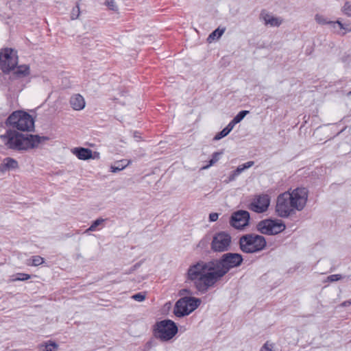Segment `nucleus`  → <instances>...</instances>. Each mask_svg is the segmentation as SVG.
Listing matches in <instances>:
<instances>
[{"label": "nucleus", "instance_id": "nucleus-27", "mask_svg": "<svg viewBox=\"0 0 351 351\" xmlns=\"http://www.w3.org/2000/svg\"><path fill=\"white\" fill-rule=\"evenodd\" d=\"M31 260V265L33 266H38L44 263V258L40 256H33Z\"/></svg>", "mask_w": 351, "mask_h": 351}, {"label": "nucleus", "instance_id": "nucleus-11", "mask_svg": "<svg viewBox=\"0 0 351 351\" xmlns=\"http://www.w3.org/2000/svg\"><path fill=\"white\" fill-rule=\"evenodd\" d=\"M250 213L246 210H238L232 214L230 224L237 229H241L248 225Z\"/></svg>", "mask_w": 351, "mask_h": 351}, {"label": "nucleus", "instance_id": "nucleus-8", "mask_svg": "<svg viewBox=\"0 0 351 351\" xmlns=\"http://www.w3.org/2000/svg\"><path fill=\"white\" fill-rule=\"evenodd\" d=\"M18 64L16 51L10 48H5L0 51V67L4 73L15 69Z\"/></svg>", "mask_w": 351, "mask_h": 351}, {"label": "nucleus", "instance_id": "nucleus-39", "mask_svg": "<svg viewBox=\"0 0 351 351\" xmlns=\"http://www.w3.org/2000/svg\"><path fill=\"white\" fill-rule=\"evenodd\" d=\"M218 214L216 213H213L209 215V219L210 221H216L218 219Z\"/></svg>", "mask_w": 351, "mask_h": 351}, {"label": "nucleus", "instance_id": "nucleus-35", "mask_svg": "<svg viewBox=\"0 0 351 351\" xmlns=\"http://www.w3.org/2000/svg\"><path fill=\"white\" fill-rule=\"evenodd\" d=\"M273 344L267 341L262 347L261 351H275L273 350Z\"/></svg>", "mask_w": 351, "mask_h": 351}, {"label": "nucleus", "instance_id": "nucleus-4", "mask_svg": "<svg viewBox=\"0 0 351 351\" xmlns=\"http://www.w3.org/2000/svg\"><path fill=\"white\" fill-rule=\"evenodd\" d=\"M217 282L233 267L239 266L243 262L242 256L237 253L224 254L218 261H213Z\"/></svg>", "mask_w": 351, "mask_h": 351}, {"label": "nucleus", "instance_id": "nucleus-5", "mask_svg": "<svg viewBox=\"0 0 351 351\" xmlns=\"http://www.w3.org/2000/svg\"><path fill=\"white\" fill-rule=\"evenodd\" d=\"M179 295L182 296L177 301V317H183L194 311L201 304L199 298L192 297V293L186 289H181Z\"/></svg>", "mask_w": 351, "mask_h": 351}, {"label": "nucleus", "instance_id": "nucleus-38", "mask_svg": "<svg viewBox=\"0 0 351 351\" xmlns=\"http://www.w3.org/2000/svg\"><path fill=\"white\" fill-rule=\"evenodd\" d=\"M236 124L237 123L234 122V120L232 119L226 127V129L230 132Z\"/></svg>", "mask_w": 351, "mask_h": 351}, {"label": "nucleus", "instance_id": "nucleus-17", "mask_svg": "<svg viewBox=\"0 0 351 351\" xmlns=\"http://www.w3.org/2000/svg\"><path fill=\"white\" fill-rule=\"evenodd\" d=\"M13 70L14 74L18 77H25L29 74V67L25 64L19 66Z\"/></svg>", "mask_w": 351, "mask_h": 351}, {"label": "nucleus", "instance_id": "nucleus-34", "mask_svg": "<svg viewBox=\"0 0 351 351\" xmlns=\"http://www.w3.org/2000/svg\"><path fill=\"white\" fill-rule=\"evenodd\" d=\"M132 298L136 301L142 302L145 299V295L142 293H138L132 295Z\"/></svg>", "mask_w": 351, "mask_h": 351}, {"label": "nucleus", "instance_id": "nucleus-33", "mask_svg": "<svg viewBox=\"0 0 351 351\" xmlns=\"http://www.w3.org/2000/svg\"><path fill=\"white\" fill-rule=\"evenodd\" d=\"M105 5L109 8L111 10H117V7L115 4V2L114 0H106L105 2Z\"/></svg>", "mask_w": 351, "mask_h": 351}, {"label": "nucleus", "instance_id": "nucleus-28", "mask_svg": "<svg viewBox=\"0 0 351 351\" xmlns=\"http://www.w3.org/2000/svg\"><path fill=\"white\" fill-rule=\"evenodd\" d=\"M331 27L334 29L335 32L338 34H341V32L338 30H337V27H343V23L339 21H330V23L329 24Z\"/></svg>", "mask_w": 351, "mask_h": 351}, {"label": "nucleus", "instance_id": "nucleus-31", "mask_svg": "<svg viewBox=\"0 0 351 351\" xmlns=\"http://www.w3.org/2000/svg\"><path fill=\"white\" fill-rule=\"evenodd\" d=\"M230 133L229 131H228L226 128H223L220 132L217 133L215 137H214V140L215 141H219L220 140L221 138L226 136L228 134Z\"/></svg>", "mask_w": 351, "mask_h": 351}, {"label": "nucleus", "instance_id": "nucleus-10", "mask_svg": "<svg viewBox=\"0 0 351 351\" xmlns=\"http://www.w3.org/2000/svg\"><path fill=\"white\" fill-rule=\"evenodd\" d=\"M231 243L230 236L224 232L217 233L213 239L212 249L215 252H223L228 250Z\"/></svg>", "mask_w": 351, "mask_h": 351}, {"label": "nucleus", "instance_id": "nucleus-3", "mask_svg": "<svg viewBox=\"0 0 351 351\" xmlns=\"http://www.w3.org/2000/svg\"><path fill=\"white\" fill-rule=\"evenodd\" d=\"M214 266L212 261H200L191 265L188 269V279L194 281L195 288L202 293H206L217 282Z\"/></svg>", "mask_w": 351, "mask_h": 351}, {"label": "nucleus", "instance_id": "nucleus-46", "mask_svg": "<svg viewBox=\"0 0 351 351\" xmlns=\"http://www.w3.org/2000/svg\"><path fill=\"white\" fill-rule=\"evenodd\" d=\"M350 93H351V91H350Z\"/></svg>", "mask_w": 351, "mask_h": 351}, {"label": "nucleus", "instance_id": "nucleus-29", "mask_svg": "<svg viewBox=\"0 0 351 351\" xmlns=\"http://www.w3.org/2000/svg\"><path fill=\"white\" fill-rule=\"evenodd\" d=\"M80 6H79V4L77 3L76 6L72 9V11L71 13V19L72 20L77 19L80 16Z\"/></svg>", "mask_w": 351, "mask_h": 351}, {"label": "nucleus", "instance_id": "nucleus-43", "mask_svg": "<svg viewBox=\"0 0 351 351\" xmlns=\"http://www.w3.org/2000/svg\"><path fill=\"white\" fill-rule=\"evenodd\" d=\"M170 305H171V303L169 302V303L165 304V306H167V308H169Z\"/></svg>", "mask_w": 351, "mask_h": 351}, {"label": "nucleus", "instance_id": "nucleus-19", "mask_svg": "<svg viewBox=\"0 0 351 351\" xmlns=\"http://www.w3.org/2000/svg\"><path fill=\"white\" fill-rule=\"evenodd\" d=\"M107 220L106 219H103V218H98L96 220H95L94 221H93L92 224L90 225V226L86 230L85 232H93V231H95L97 230V228L99 226H101L104 227V222Z\"/></svg>", "mask_w": 351, "mask_h": 351}, {"label": "nucleus", "instance_id": "nucleus-30", "mask_svg": "<svg viewBox=\"0 0 351 351\" xmlns=\"http://www.w3.org/2000/svg\"><path fill=\"white\" fill-rule=\"evenodd\" d=\"M343 278V276L341 274H332L327 277L325 282H336Z\"/></svg>", "mask_w": 351, "mask_h": 351}, {"label": "nucleus", "instance_id": "nucleus-18", "mask_svg": "<svg viewBox=\"0 0 351 351\" xmlns=\"http://www.w3.org/2000/svg\"><path fill=\"white\" fill-rule=\"evenodd\" d=\"M130 161H127L125 160H120L114 164V165H112L110 169L111 171L113 173H116L124 169L129 164Z\"/></svg>", "mask_w": 351, "mask_h": 351}, {"label": "nucleus", "instance_id": "nucleus-7", "mask_svg": "<svg viewBox=\"0 0 351 351\" xmlns=\"http://www.w3.org/2000/svg\"><path fill=\"white\" fill-rule=\"evenodd\" d=\"M154 335L162 341L170 340L176 335V323L170 319L156 322L154 326Z\"/></svg>", "mask_w": 351, "mask_h": 351}, {"label": "nucleus", "instance_id": "nucleus-26", "mask_svg": "<svg viewBox=\"0 0 351 351\" xmlns=\"http://www.w3.org/2000/svg\"><path fill=\"white\" fill-rule=\"evenodd\" d=\"M249 113V111L247 110H242L240 111L233 119L234 122H236L237 123L241 122L244 117Z\"/></svg>", "mask_w": 351, "mask_h": 351}, {"label": "nucleus", "instance_id": "nucleus-23", "mask_svg": "<svg viewBox=\"0 0 351 351\" xmlns=\"http://www.w3.org/2000/svg\"><path fill=\"white\" fill-rule=\"evenodd\" d=\"M221 154V153L219 152H215L212 155V158L209 160V164L206 166L203 167L202 169H206L214 165L215 162H217L219 160V156Z\"/></svg>", "mask_w": 351, "mask_h": 351}, {"label": "nucleus", "instance_id": "nucleus-37", "mask_svg": "<svg viewBox=\"0 0 351 351\" xmlns=\"http://www.w3.org/2000/svg\"><path fill=\"white\" fill-rule=\"evenodd\" d=\"M339 29H343L345 30L344 32L341 33V35L346 34V32H351V27L350 25H345L343 24L342 27H339Z\"/></svg>", "mask_w": 351, "mask_h": 351}, {"label": "nucleus", "instance_id": "nucleus-42", "mask_svg": "<svg viewBox=\"0 0 351 351\" xmlns=\"http://www.w3.org/2000/svg\"><path fill=\"white\" fill-rule=\"evenodd\" d=\"M172 312H173V313L174 315H176V305H175V306H174V307L173 308V311H172Z\"/></svg>", "mask_w": 351, "mask_h": 351}, {"label": "nucleus", "instance_id": "nucleus-41", "mask_svg": "<svg viewBox=\"0 0 351 351\" xmlns=\"http://www.w3.org/2000/svg\"><path fill=\"white\" fill-rule=\"evenodd\" d=\"M351 305V300H347L341 303V306L346 307Z\"/></svg>", "mask_w": 351, "mask_h": 351}, {"label": "nucleus", "instance_id": "nucleus-25", "mask_svg": "<svg viewBox=\"0 0 351 351\" xmlns=\"http://www.w3.org/2000/svg\"><path fill=\"white\" fill-rule=\"evenodd\" d=\"M341 11L347 16L351 17V3L349 1L345 2Z\"/></svg>", "mask_w": 351, "mask_h": 351}, {"label": "nucleus", "instance_id": "nucleus-44", "mask_svg": "<svg viewBox=\"0 0 351 351\" xmlns=\"http://www.w3.org/2000/svg\"><path fill=\"white\" fill-rule=\"evenodd\" d=\"M347 278H348V279L351 280V276H347Z\"/></svg>", "mask_w": 351, "mask_h": 351}, {"label": "nucleus", "instance_id": "nucleus-16", "mask_svg": "<svg viewBox=\"0 0 351 351\" xmlns=\"http://www.w3.org/2000/svg\"><path fill=\"white\" fill-rule=\"evenodd\" d=\"M73 153L80 160H85L93 158V152L88 148L76 147Z\"/></svg>", "mask_w": 351, "mask_h": 351}, {"label": "nucleus", "instance_id": "nucleus-45", "mask_svg": "<svg viewBox=\"0 0 351 351\" xmlns=\"http://www.w3.org/2000/svg\"><path fill=\"white\" fill-rule=\"evenodd\" d=\"M176 331H177V332H178V326H177Z\"/></svg>", "mask_w": 351, "mask_h": 351}, {"label": "nucleus", "instance_id": "nucleus-1", "mask_svg": "<svg viewBox=\"0 0 351 351\" xmlns=\"http://www.w3.org/2000/svg\"><path fill=\"white\" fill-rule=\"evenodd\" d=\"M5 125L14 130L9 129L1 136L5 145L11 149L22 151L37 147L39 144L47 141L49 138L37 134H23L16 132L33 131L34 120L27 112L23 110L14 111L6 119Z\"/></svg>", "mask_w": 351, "mask_h": 351}, {"label": "nucleus", "instance_id": "nucleus-15", "mask_svg": "<svg viewBox=\"0 0 351 351\" xmlns=\"http://www.w3.org/2000/svg\"><path fill=\"white\" fill-rule=\"evenodd\" d=\"M69 104L75 110H81L85 107L84 97L80 94H75L71 97Z\"/></svg>", "mask_w": 351, "mask_h": 351}, {"label": "nucleus", "instance_id": "nucleus-14", "mask_svg": "<svg viewBox=\"0 0 351 351\" xmlns=\"http://www.w3.org/2000/svg\"><path fill=\"white\" fill-rule=\"evenodd\" d=\"M19 168V163L16 160L7 157L5 158L0 165V171L4 173L10 170H14Z\"/></svg>", "mask_w": 351, "mask_h": 351}, {"label": "nucleus", "instance_id": "nucleus-24", "mask_svg": "<svg viewBox=\"0 0 351 351\" xmlns=\"http://www.w3.org/2000/svg\"><path fill=\"white\" fill-rule=\"evenodd\" d=\"M315 20L318 24L322 25H328L330 23V20H328L327 18H326L323 15H321L319 14H315Z\"/></svg>", "mask_w": 351, "mask_h": 351}, {"label": "nucleus", "instance_id": "nucleus-20", "mask_svg": "<svg viewBox=\"0 0 351 351\" xmlns=\"http://www.w3.org/2000/svg\"><path fill=\"white\" fill-rule=\"evenodd\" d=\"M226 28L220 29L219 27L214 30L208 37L207 40L211 43L215 39L219 38L224 33Z\"/></svg>", "mask_w": 351, "mask_h": 351}, {"label": "nucleus", "instance_id": "nucleus-21", "mask_svg": "<svg viewBox=\"0 0 351 351\" xmlns=\"http://www.w3.org/2000/svg\"><path fill=\"white\" fill-rule=\"evenodd\" d=\"M254 164V161H248L241 165H239L237 167L236 170H234V174H237V176L240 175L244 170L252 167Z\"/></svg>", "mask_w": 351, "mask_h": 351}, {"label": "nucleus", "instance_id": "nucleus-2", "mask_svg": "<svg viewBox=\"0 0 351 351\" xmlns=\"http://www.w3.org/2000/svg\"><path fill=\"white\" fill-rule=\"evenodd\" d=\"M308 199V190L297 188L291 192H285L277 197L276 212L280 217L286 218L300 211L306 206Z\"/></svg>", "mask_w": 351, "mask_h": 351}, {"label": "nucleus", "instance_id": "nucleus-13", "mask_svg": "<svg viewBox=\"0 0 351 351\" xmlns=\"http://www.w3.org/2000/svg\"><path fill=\"white\" fill-rule=\"evenodd\" d=\"M260 19L264 22L265 25L271 27H279L283 20L280 17H276L265 10H262L260 14Z\"/></svg>", "mask_w": 351, "mask_h": 351}, {"label": "nucleus", "instance_id": "nucleus-32", "mask_svg": "<svg viewBox=\"0 0 351 351\" xmlns=\"http://www.w3.org/2000/svg\"><path fill=\"white\" fill-rule=\"evenodd\" d=\"M31 278L29 274H24V273H18L16 274V278L14 279V280H21L24 281L29 279Z\"/></svg>", "mask_w": 351, "mask_h": 351}, {"label": "nucleus", "instance_id": "nucleus-40", "mask_svg": "<svg viewBox=\"0 0 351 351\" xmlns=\"http://www.w3.org/2000/svg\"><path fill=\"white\" fill-rule=\"evenodd\" d=\"M238 176L237 174H234V171H233L230 175L228 177V180L227 181V182H232L233 180H235V178L237 177Z\"/></svg>", "mask_w": 351, "mask_h": 351}, {"label": "nucleus", "instance_id": "nucleus-36", "mask_svg": "<svg viewBox=\"0 0 351 351\" xmlns=\"http://www.w3.org/2000/svg\"><path fill=\"white\" fill-rule=\"evenodd\" d=\"M141 265L140 263H137L135 265H134L130 269H129L128 271H125L124 272V274H130L132 272H134L136 269H137Z\"/></svg>", "mask_w": 351, "mask_h": 351}, {"label": "nucleus", "instance_id": "nucleus-6", "mask_svg": "<svg viewBox=\"0 0 351 351\" xmlns=\"http://www.w3.org/2000/svg\"><path fill=\"white\" fill-rule=\"evenodd\" d=\"M266 244L264 237L254 233L244 234L239 239V246L241 251L247 254L263 250Z\"/></svg>", "mask_w": 351, "mask_h": 351}, {"label": "nucleus", "instance_id": "nucleus-12", "mask_svg": "<svg viewBox=\"0 0 351 351\" xmlns=\"http://www.w3.org/2000/svg\"><path fill=\"white\" fill-rule=\"evenodd\" d=\"M269 202V197L267 195H261L252 202L250 205V208L254 212L261 213L267 210Z\"/></svg>", "mask_w": 351, "mask_h": 351}, {"label": "nucleus", "instance_id": "nucleus-22", "mask_svg": "<svg viewBox=\"0 0 351 351\" xmlns=\"http://www.w3.org/2000/svg\"><path fill=\"white\" fill-rule=\"evenodd\" d=\"M58 348V345L52 341H49V343H45V346H43L40 348L41 351H55Z\"/></svg>", "mask_w": 351, "mask_h": 351}, {"label": "nucleus", "instance_id": "nucleus-9", "mask_svg": "<svg viewBox=\"0 0 351 351\" xmlns=\"http://www.w3.org/2000/svg\"><path fill=\"white\" fill-rule=\"evenodd\" d=\"M285 225L280 220L265 219L257 225L258 230L264 234L273 235L282 232Z\"/></svg>", "mask_w": 351, "mask_h": 351}]
</instances>
